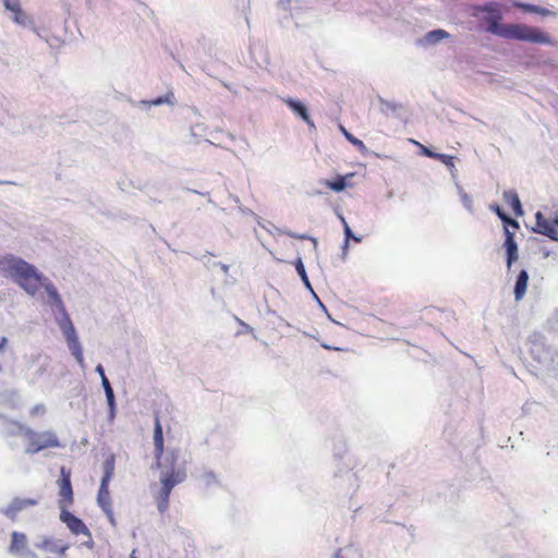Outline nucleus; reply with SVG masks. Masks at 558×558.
<instances>
[{"label": "nucleus", "mask_w": 558, "mask_h": 558, "mask_svg": "<svg viewBox=\"0 0 558 558\" xmlns=\"http://www.w3.org/2000/svg\"><path fill=\"white\" fill-rule=\"evenodd\" d=\"M160 470V488L155 494V502L160 513L169 509L172 489L187 478V461L181 458L179 449H170L161 458H156Z\"/></svg>", "instance_id": "nucleus-1"}, {"label": "nucleus", "mask_w": 558, "mask_h": 558, "mask_svg": "<svg viewBox=\"0 0 558 558\" xmlns=\"http://www.w3.org/2000/svg\"><path fill=\"white\" fill-rule=\"evenodd\" d=\"M500 15L486 19V32L506 39H515L534 44H553L550 37L537 27L525 24H500Z\"/></svg>", "instance_id": "nucleus-2"}, {"label": "nucleus", "mask_w": 558, "mask_h": 558, "mask_svg": "<svg viewBox=\"0 0 558 558\" xmlns=\"http://www.w3.org/2000/svg\"><path fill=\"white\" fill-rule=\"evenodd\" d=\"M0 272L24 289L29 295H35V268L21 257L12 254L0 256Z\"/></svg>", "instance_id": "nucleus-3"}, {"label": "nucleus", "mask_w": 558, "mask_h": 558, "mask_svg": "<svg viewBox=\"0 0 558 558\" xmlns=\"http://www.w3.org/2000/svg\"><path fill=\"white\" fill-rule=\"evenodd\" d=\"M48 293L50 298L53 300L56 305L59 307V310L64 314V319L60 323V327L63 331V335L66 339L69 349L71 353L74 355L76 361L82 365L84 362L83 357V350L81 347V343L78 341V338L76 336L75 328L68 316V314L64 311V306L62 304L61 298L58 294L57 290L53 287L48 288Z\"/></svg>", "instance_id": "nucleus-4"}, {"label": "nucleus", "mask_w": 558, "mask_h": 558, "mask_svg": "<svg viewBox=\"0 0 558 558\" xmlns=\"http://www.w3.org/2000/svg\"><path fill=\"white\" fill-rule=\"evenodd\" d=\"M69 543L60 538L47 537L38 545L39 554L37 558H66Z\"/></svg>", "instance_id": "nucleus-5"}, {"label": "nucleus", "mask_w": 558, "mask_h": 558, "mask_svg": "<svg viewBox=\"0 0 558 558\" xmlns=\"http://www.w3.org/2000/svg\"><path fill=\"white\" fill-rule=\"evenodd\" d=\"M58 484L60 496L58 501L59 508H69L74 501V496L71 485V472L66 470L64 466L61 468V476L60 480L58 481Z\"/></svg>", "instance_id": "nucleus-6"}, {"label": "nucleus", "mask_w": 558, "mask_h": 558, "mask_svg": "<svg viewBox=\"0 0 558 558\" xmlns=\"http://www.w3.org/2000/svg\"><path fill=\"white\" fill-rule=\"evenodd\" d=\"M60 520L74 535H86L90 537V531L86 524L76 515L68 510V508L60 509Z\"/></svg>", "instance_id": "nucleus-7"}, {"label": "nucleus", "mask_w": 558, "mask_h": 558, "mask_svg": "<svg viewBox=\"0 0 558 558\" xmlns=\"http://www.w3.org/2000/svg\"><path fill=\"white\" fill-rule=\"evenodd\" d=\"M97 504L107 515L109 522L114 526L116 519L113 514L112 500L109 492V483H100L97 494Z\"/></svg>", "instance_id": "nucleus-8"}, {"label": "nucleus", "mask_w": 558, "mask_h": 558, "mask_svg": "<svg viewBox=\"0 0 558 558\" xmlns=\"http://www.w3.org/2000/svg\"><path fill=\"white\" fill-rule=\"evenodd\" d=\"M535 228L534 231L548 236L551 240L558 241V230L556 226L558 225V219L555 221H550L544 217V215L538 211L535 215Z\"/></svg>", "instance_id": "nucleus-9"}, {"label": "nucleus", "mask_w": 558, "mask_h": 558, "mask_svg": "<svg viewBox=\"0 0 558 558\" xmlns=\"http://www.w3.org/2000/svg\"><path fill=\"white\" fill-rule=\"evenodd\" d=\"M4 8L11 12L10 19L14 21L17 25L26 27L31 25L29 16L21 10L19 0H4Z\"/></svg>", "instance_id": "nucleus-10"}, {"label": "nucleus", "mask_w": 558, "mask_h": 558, "mask_svg": "<svg viewBox=\"0 0 558 558\" xmlns=\"http://www.w3.org/2000/svg\"><path fill=\"white\" fill-rule=\"evenodd\" d=\"M9 550L12 555L19 558H28L31 556V551L27 548V538L25 534L13 532Z\"/></svg>", "instance_id": "nucleus-11"}, {"label": "nucleus", "mask_w": 558, "mask_h": 558, "mask_svg": "<svg viewBox=\"0 0 558 558\" xmlns=\"http://www.w3.org/2000/svg\"><path fill=\"white\" fill-rule=\"evenodd\" d=\"M8 432L12 435L23 437L26 444V452H33L32 448L35 445V434L32 429L26 428L20 423L11 422L8 426Z\"/></svg>", "instance_id": "nucleus-12"}, {"label": "nucleus", "mask_w": 558, "mask_h": 558, "mask_svg": "<svg viewBox=\"0 0 558 558\" xmlns=\"http://www.w3.org/2000/svg\"><path fill=\"white\" fill-rule=\"evenodd\" d=\"M504 246L507 254V268L510 269L512 264L518 259V245L514 240V231H511L507 227L505 228V242Z\"/></svg>", "instance_id": "nucleus-13"}, {"label": "nucleus", "mask_w": 558, "mask_h": 558, "mask_svg": "<svg viewBox=\"0 0 558 558\" xmlns=\"http://www.w3.org/2000/svg\"><path fill=\"white\" fill-rule=\"evenodd\" d=\"M153 439H154L155 458H161L166 453V451H165L162 426H161L158 415H156V417H155Z\"/></svg>", "instance_id": "nucleus-14"}, {"label": "nucleus", "mask_w": 558, "mask_h": 558, "mask_svg": "<svg viewBox=\"0 0 558 558\" xmlns=\"http://www.w3.org/2000/svg\"><path fill=\"white\" fill-rule=\"evenodd\" d=\"M283 102L293 112H295L298 116H300L302 118V120L304 122H306L310 126H314V122L311 120L307 109L302 102H300L293 98H286V99H283Z\"/></svg>", "instance_id": "nucleus-15"}, {"label": "nucleus", "mask_w": 558, "mask_h": 558, "mask_svg": "<svg viewBox=\"0 0 558 558\" xmlns=\"http://www.w3.org/2000/svg\"><path fill=\"white\" fill-rule=\"evenodd\" d=\"M502 197L505 203L512 209L515 216L520 217L523 215L522 205L515 191H505Z\"/></svg>", "instance_id": "nucleus-16"}, {"label": "nucleus", "mask_w": 558, "mask_h": 558, "mask_svg": "<svg viewBox=\"0 0 558 558\" xmlns=\"http://www.w3.org/2000/svg\"><path fill=\"white\" fill-rule=\"evenodd\" d=\"M529 282V274L526 270H521L517 277L515 286H514V299L515 301H521L525 293Z\"/></svg>", "instance_id": "nucleus-17"}, {"label": "nucleus", "mask_w": 558, "mask_h": 558, "mask_svg": "<svg viewBox=\"0 0 558 558\" xmlns=\"http://www.w3.org/2000/svg\"><path fill=\"white\" fill-rule=\"evenodd\" d=\"M34 504V500L32 499H14L10 506L5 509L4 513L10 518L14 519L16 513L24 509L27 506H32Z\"/></svg>", "instance_id": "nucleus-18"}, {"label": "nucleus", "mask_w": 558, "mask_h": 558, "mask_svg": "<svg viewBox=\"0 0 558 558\" xmlns=\"http://www.w3.org/2000/svg\"><path fill=\"white\" fill-rule=\"evenodd\" d=\"M58 438L52 434H40L37 435V451H40L46 448H54L59 447Z\"/></svg>", "instance_id": "nucleus-19"}, {"label": "nucleus", "mask_w": 558, "mask_h": 558, "mask_svg": "<svg viewBox=\"0 0 558 558\" xmlns=\"http://www.w3.org/2000/svg\"><path fill=\"white\" fill-rule=\"evenodd\" d=\"M101 384L105 389L108 405L110 408V418H113L114 417V408H116L114 393H113L112 387H111L108 378L106 377V375H102Z\"/></svg>", "instance_id": "nucleus-20"}, {"label": "nucleus", "mask_w": 558, "mask_h": 558, "mask_svg": "<svg viewBox=\"0 0 558 558\" xmlns=\"http://www.w3.org/2000/svg\"><path fill=\"white\" fill-rule=\"evenodd\" d=\"M114 465H116V461H114V457L113 456L108 457L104 461V464H102L104 475H102V478H101L102 483H110V481H111V478L113 476V473H114Z\"/></svg>", "instance_id": "nucleus-21"}, {"label": "nucleus", "mask_w": 558, "mask_h": 558, "mask_svg": "<svg viewBox=\"0 0 558 558\" xmlns=\"http://www.w3.org/2000/svg\"><path fill=\"white\" fill-rule=\"evenodd\" d=\"M351 177H353V173L347 175H338L333 181L327 180L325 185L335 192H341L347 186L345 179Z\"/></svg>", "instance_id": "nucleus-22"}, {"label": "nucleus", "mask_w": 558, "mask_h": 558, "mask_svg": "<svg viewBox=\"0 0 558 558\" xmlns=\"http://www.w3.org/2000/svg\"><path fill=\"white\" fill-rule=\"evenodd\" d=\"M449 37V33L444 29H435L430 31L426 34V40L429 44H435L441 39H446Z\"/></svg>", "instance_id": "nucleus-23"}, {"label": "nucleus", "mask_w": 558, "mask_h": 558, "mask_svg": "<svg viewBox=\"0 0 558 558\" xmlns=\"http://www.w3.org/2000/svg\"><path fill=\"white\" fill-rule=\"evenodd\" d=\"M295 269H296V272L299 274V276L301 277L302 281L304 282V284L307 288H311V283H310V280H308V277L306 275V270H305V267H304V264H303L301 257H299L295 260Z\"/></svg>", "instance_id": "nucleus-24"}, {"label": "nucleus", "mask_w": 558, "mask_h": 558, "mask_svg": "<svg viewBox=\"0 0 558 558\" xmlns=\"http://www.w3.org/2000/svg\"><path fill=\"white\" fill-rule=\"evenodd\" d=\"M342 131H343V134H344L345 138L352 145H354L361 153L364 154L367 150L365 144L361 140L354 137L351 133L347 132L344 129H342Z\"/></svg>", "instance_id": "nucleus-25"}, {"label": "nucleus", "mask_w": 558, "mask_h": 558, "mask_svg": "<svg viewBox=\"0 0 558 558\" xmlns=\"http://www.w3.org/2000/svg\"><path fill=\"white\" fill-rule=\"evenodd\" d=\"M412 142L420 147V149H421V151H422V154L424 156H427V157H430V158H449L448 155L437 154V153L432 151L429 148H427L426 146L420 144L416 141H412Z\"/></svg>", "instance_id": "nucleus-26"}, {"label": "nucleus", "mask_w": 558, "mask_h": 558, "mask_svg": "<svg viewBox=\"0 0 558 558\" xmlns=\"http://www.w3.org/2000/svg\"><path fill=\"white\" fill-rule=\"evenodd\" d=\"M518 7L521 8L522 10H524L526 12H531V13H539L543 15L548 13V11L546 9H542L536 5H532V4L520 3V4H518Z\"/></svg>", "instance_id": "nucleus-27"}, {"label": "nucleus", "mask_w": 558, "mask_h": 558, "mask_svg": "<svg viewBox=\"0 0 558 558\" xmlns=\"http://www.w3.org/2000/svg\"><path fill=\"white\" fill-rule=\"evenodd\" d=\"M500 220L505 223V228L507 227L509 229L510 226L514 230L519 229V222L510 218L507 214H505L504 216L500 215Z\"/></svg>", "instance_id": "nucleus-28"}, {"label": "nucleus", "mask_w": 558, "mask_h": 558, "mask_svg": "<svg viewBox=\"0 0 558 558\" xmlns=\"http://www.w3.org/2000/svg\"><path fill=\"white\" fill-rule=\"evenodd\" d=\"M500 220L505 223V228L507 227L509 229L510 226L514 230L519 229V222L510 218L507 214H505L504 216L500 215Z\"/></svg>", "instance_id": "nucleus-29"}, {"label": "nucleus", "mask_w": 558, "mask_h": 558, "mask_svg": "<svg viewBox=\"0 0 558 558\" xmlns=\"http://www.w3.org/2000/svg\"><path fill=\"white\" fill-rule=\"evenodd\" d=\"M500 220L505 223V228L507 227L509 229L510 226L514 230L519 229V222L510 218L507 214H505L504 216L500 215Z\"/></svg>", "instance_id": "nucleus-30"}, {"label": "nucleus", "mask_w": 558, "mask_h": 558, "mask_svg": "<svg viewBox=\"0 0 558 558\" xmlns=\"http://www.w3.org/2000/svg\"><path fill=\"white\" fill-rule=\"evenodd\" d=\"M342 222H343V226H344V233H345V236L347 238H352L355 242L360 243L362 240L361 238H357L355 235L352 234V231L349 227V225L347 223V221L344 220V218L342 217L341 218Z\"/></svg>", "instance_id": "nucleus-31"}, {"label": "nucleus", "mask_w": 558, "mask_h": 558, "mask_svg": "<svg viewBox=\"0 0 558 558\" xmlns=\"http://www.w3.org/2000/svg\"><path fill=\"white\" fill-rule=\"evenodd\" d=\"M283 233L290 238L298 239V240H312V238H310L306 234H298L292 231H284ZM313 241H315V239H313Z\"/></svg>", "instance_id": "nucleus-32"}, {"label": "nucleus", "mask_w": 558, "mask_h": 558, "mask_svg": "<svg viewBox=\"0 0 558 558\" xmlns=\"http://www.w3.org/2000/svg\"><path fill=\"white\" fill-rule=\"evenodd\" d=\"M4 397L9 398L8 402L11 403L12 407H15L17 404L19 397L16 396L15 392H5Z\"/></svg>", "instance_id": "nucleus-33"}, {"label": "nucleus", "mask_w": 558, "mask_h": 558, "mask_svg": "<svg viewBox=\"0 0 558 558\" xmlns=\"http://www.w3.org/2000/svg\"><path fill=\"white\" fill-rule=\"evenodd\" d=\"M490 209L500 218V215L504 216L506 213L500 208L498 204L490 205Z\"/></svg>", "instance_id": "nucleus-34"}, {"label": "nucleus", "mask_w": 558, "mask_h": 558, "mask_svg": "<svg viewBox=\"0 0 558 558\" xmlns=\"http://www.w3.org/2000/svg\"><path fill=\"white\" fill-rule=\"evenodd\" d=\"M7 342H8V340H7V338H5V337H2V338L0 339V353H2V352L4 351L5 345H7Z\"/></svg>", "instance_id": "nucleus-35"}, {"label": "nucleus", "mask_w": 558, "mask_h": 558, "mask_svg": "<svg viewBox=\"0 0 558 558\" xmlns=\"http://www.w3.org/2000/svg\"><path fill=\"white\" fill-rule=\"evenodd\" d=\"M96 369L100 374L101 377H102V375H105V372H104V368L101 365H98Z\"/></svg>", "instance_id": "nucleus-36"}, {"label": "nucleus", "mask_w": 558, "mask_h": 558, "mask_svg": "<svg viewBox=\"0 0 558 558\" xmlns=\"http://www.w3.org/2000/svg\"><path fill=\"white\" fill-rule=\"evenodd\" d=\"M163 102V99L162 98H158L156 100L153 101L154 105H160Z\"/></svg>", "instance_id": "nucleus-37"}, {"label": "nucleus", "mask_w": 558, "mask_h": 558, "mask_svg": "<svg viewBox=\"0 0 558 558\" xmlns=\"http://www.w3.org/2000/svg\"><path fill=\"white\" fill-rule=\"evenodd\" d=\"M437 159L441 160L445 163H448V161L451 159V157L449 156V158H437Z\"/></svg>", "instance_id": "nucleus-38"}, {"label": "nucleus", "mask_w": 558, "mask_h": 558, "mask_svg": "<svg viewBox=\"0 0 558 558\" xmlns=\"http://www.w3.org/2000/svg\"><path fill=\"white\" fill-rule=\"evenodd\" d=\"M206 476L208 477V480H215V475L213 473H208L206 474Z\"/></svg>", "instance_id": "nucleus-39"}, {"label": "nucleus", "mask_w": 558, "mask_h": 558, "mask_svg": "<svg viewBox=\"0 0 558 558\" xmlns=\"http://www.w3.org/2000/svg\"><path fill=\"white\" fill-rule=\"evenodd\" d=\"M130 557H131V558H135V550H133V551H132V554H131V556H130Z\"/></svg>", "instance_id": "nucleus-40"}, {"label": "nucleus", "mask_w": 558, "mask_h": 558, "mask_svg": "<svg viewBox=\"0 0 558 558\" xmlns=\"http://www.w3.org/2000/svg\"><path fill=\"white\" fill-rule=\"evenodd\" d=\"M36 279H37V282L40 280V277H39V275H38V274H37V276H36Z\"/></svg>", "instance_id": "nucleus-41"}, {"label": "nucleus", "mask_w": 558, "mask_h": 558, "mask_svg": "<svg viewBox=\"0 0 558 558\" xmlns=\"http://www.w3.org/2000/svg\"><path fill=\"white\" fill-rule=\"evenodd\" d=\"M4 182L3 181H0V184H3Z\"/></svg>", "instance_id": "nucleus-42"}]
</instances>
